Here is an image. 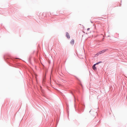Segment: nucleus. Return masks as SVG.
Instances as JSON below:
<instances>
[{"label": "nucleus", "instance_id": "nucleus-1", "mask_svg": "<svg viewBox=\"0 0 127 127\" xmlns=\"http://www.w3.org/2000/svg\"><path fill=\"white\" fill-rule=\"evenodd\" d=\"M108 49H105L101 51H100V52H98L97 53V54L98 55L100 54L103 53H104V52L108 51Z\"/></svg>", "mask_w": 127, "mask_h": 127}, {"label": "nucleus", "instance_id": "nucleus-2", "mask_svg": "<svg viewBox=\"0 0 127 127\" xmlns=\"http://www.w3.org/2000/svg\"><path fill=\"white\" fill-rule=\"evenodd\" d=\"M66 36L68 39H69L70 38V35L67 32H66Z\"/></svg>", "mask_w": 127, "mask_h": 127}, {"label": "nucleus", "instance_id": "nucleus-3", "mask_svg": "<svg viewBox=\"0 0 127 127\" xmlns=\"http://www.w3.org/2000/svg\"><path fill=\"white\" fill-rule=\"evenodd\" d=\"M92 68L94 70H96V68L95 66V64H94L92 66Z\"/></svg>", "mask_w": 127, "mask_h": 127}, {"label": "nucleus", "instance_id": "nucleus-4", "mask_svg": "<svg viewBox=\"0 0 127 127\" xmlns=\"http://www.w3.org/2000/svg\"><path fill=\"white\" fill-rule=\"evenodd\" d=\"M70 43L71 44L73 45L74 43V39H72L70 42Z\"/></svg>", "mask_w": 127, "mask_h": 127}, {"label": "nucleus", "instance_id": "nucleus-5", "mask_svg": "<svg viewBox=\"0 0 127 127\" xmlns=\"http://www.w3.org/2000/svg\"><path fill=\"white\" fill-rule=\"evenodd\" d=\"M102 63V62L100 61V62H98L96 63V64H95V65H96L98 64L99 63Z\"/></svg>", "mask_w": 127, "mask_h": 127}, {"label": "nucleus", "instance_id": "nucleus-6", "mask_svg": "<svg viewBox=\"0 0 127 127\" xmlns=\"http://www.w3.org/2000/svg\"><path fill=\"white\" fill-rule=\"evenodd\" d=\"M90 29V28H88L87 29V31H88Z\"/></svg>", "mask_w": 127, "mask_h": 127}, {"label": "nucleus", "instance_id": "nucleus-7", "mask_svg": "<svg viewBox=\"0 0 127 127\" xmlns=\"http://www.w3.org/2000/svg\"><path fill=\"white\" fill-rule=\"evenodd\" d=\"M91 23H92V21H91Z\"/></svg>", "mask_w": 127, "mask_h": 127}]
</instances>
